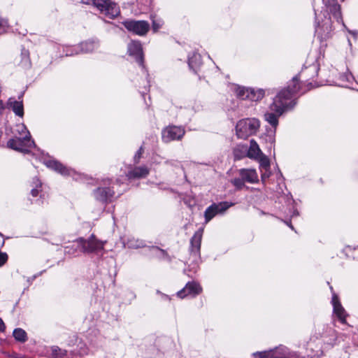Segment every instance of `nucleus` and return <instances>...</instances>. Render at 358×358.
Segmentation results:
<instances>
[{
  "label": "nucleus",
  "mask_w": 358,
  "mask_h": 358,
  "mask_svg": "<svg viewBox=\"0 0 358 358\" xmlns=\"http://www.w3.org/2000/svg\"><path fill=\"white\" fill-rule=\"evenodd\" d=\"M13 336L17 341L20 343H25L28 338L26 331L21 328L15 329Z\"/></svg>",
  "instance_id": "obj_26"
},
{
  "label": "nucleus",
  "mask_w": 358,
  "mask_h": 358,
  "mask_svg": "<svg viewBox=\"0 0 358 358\" xmlns=\"http://www.w3.org/2000/svg\"><path fill=\"white\" fill-rule=\"evenodd\" d=\"M149 250L152 251V252H157V251L159 250V248H157V247H149Z\"/></svg>",
  "instance_id": "obj_40"
},
{
  "label": "nucleus",
  "mask_w": 358,
  "mask_h": 358,
  "mask_svg": "<svg viewBox=\"0 0 358 358\" xmlns=\"http://www.w3.org/2000/svg\"><path fill=\"white\" fill-rule=\"evenodd\" d=\"M202 288L199 284L195 282H187L185 287L177 293L178 297L183 299L187 296L194 297L199 294Z\"/></svg>",
  "instance_id": "obj_13"
},
{
  "label": "nucleus",
  "mask_w": 358,
  "mask_h": 358,
  "mask_svg": "<svg viewBox=\"0 0 358 358\" xmlns=\"http://www.w3.org/2000/svg\"><path fill=\"white\" fill-rule=\"evenodd\" d=\"M6 329V326L3 320L0 318V331L3 332Z\"/></svg>",
  "instance_id": "obj_39"
},
{
  "label": "nucleus",
  "mask_w": 358,
  "mask_h": 358,
  "mask_svg": "<svg viewBox=\"0 0 358 358\" xmlns=\"http://www.w3.org/2000/svg\"><path fill=\"white\" fill-rule=\"evenodd\" d=\"M110 184L109 180L103 181V186L99 187L94 192V197L96 200L106 202L110 200L114 195V191L108 185Z\"/></svg>",
  "instance_id": "obj_12"
},
{
  "label": "nucleus",
  "mask_w": 358,
  "mask_h": 358,
  "mask_svg": "<svg viewBox=\"0 0 358 358\" xmlns=\"http://www.w3.org/2000/svg\"><path fill=\"white\" fill-rule=\"evenodd\" d=\"M317 66L316 65H311L307 69L306 71H303L301 72V76L305 77L306 75L307 74V73H312V76L313 77L315 76V75H317Z\"/></svg>",
  "instance_id": "obj_32"
},
{
  "label": "nucleus",
  "mask_w": 358,
  "mask_h": 358,
  "mask_svg": "<svg viewBox=\"0 0 358 358\" xmlns=\"http://www.w3.org/2000/svg\"><path fill=\"white\" fill-rule=\"evenodd\" d=\"M150 172V169L146 166H141L134 167L127 173V177L131 178H145Z\"/></svg>",
  "instance_id": "obj_22"
},
{
  "label": "nucleus",
  "mask_w": 358,
  "mask_h": 358,
  "mask_svg": "<svg viewBox=\"0 0 358 358\" xmlns=\"http://www.w3.org/2000/svg\"><path fill=\"white\" fill-rule=\"evenodd\" d=\"M262 155H263V153L257 142L255 140H251L247 156L250 159H257Z\"/></svg>",
  "instance_id": "obj_24"
},
{
  "label": "nucleus",
  "mask_w": 358,
  "mask_h": 358,
  "mask_svg": "<svg viewBox=\"0 0 358 358\" xmlns=\"http://www.w3.org/2000/svg\"><path fill=\"white\" fill-rule=\"evenodd\" d=\"M261 179L262 182L264 184L266 179H268L271 176L270 169H261Z\"/></svg>",
  "instance_id": "obj_34"
},
{
  "label": "nucleus",
  "mask_w": 358,
  "mask_h": 358,
  "mask_svg": "<svg viewBox=\"0 0 358 358\" xmlns=\"http://www.w3.org/2000/svg\"><path fill=\"white\" fill-rule=\"evenodd\" d=\"M98 48V43L94 41H86L74 47L71 52H67L66 56H72L78 53H87L94 51Z\"/></svg>",
  "instance_id": "obj_15"
},
{
  "label": "nucleus",
  "mask_w": 358,
  "mask_h": 358,
  "mask_svg": "<svg viewBox=\"0 0 358 358\" xmlns=\"http://www.w3.org/2000/svg\"><path fill=\"white\" fill-rule=\"evenodd\" d=\"M331 30V19L326 16H324V20H322L321 23L318 22L315 27V33L321 40L326 39L329 37Z\"/></svg>",
  "instance_id": "obj_14"
},
{
  "label": "nucleus",
  "mask_w": 358,
  "mask_h": 358,
  "mask_svg": "<svg viewBox=\"0 0 358 358\" xmlns=\"http://www.w3.org/2000/svg\"><path fill=\"white\" fill-rule=\"evenodd\" d=\"M8 27V22L4 19H0V34L4 33Z\"/></svg>",
  "instance_id": "obj_35"
},
{
  "label": "nucleus",
  "mask_w": 358,
  "mask_h": 358,
  "mask_svg": "<svg viewBox=\"0 0 358 358\" xmlns=\"http://www.w3.org/2000/svg\"><path fill=\"white\" fill-rule=\"evenodd\" d=\"M203 236V229H199L196 231L191 238V252L194 254L195 256L199 255L201 243Z\"/></svg>",
  "instance_id": "obj_21"
},
{
  "label": "nucleus",
  "mask_w": 358,
  "mask_h": 358,
  "mask_svg": "<svg viewBox=\"0 0 358 358\" xmlns=\"http://www.w3.org/2000/svg\"><path fill=\"white\" fill-rule=\"evenodd\" d=\"M189 66L194 72H196L199 67L201 65V57L199 54L194 52L188 59Z\"/></svg>",
  "instance_id": "obj_25"
},
{
  "label": "nucleus",
  "mask_w": 358,
  "mask_h": 358,
  "mask_svg": "<svg viewBox=\"0 0 358 358\" xmlns=\"http://www.w3.org/2000/svg\"><path fill=\"white\" fill-rule=\"evenodd\" d=\"M143 152V148H140V149L137 151L136 154L134 156V161H135V162H136V163L138 162Z\"/></svg>",
  "instance_id": "obj_38"
},
{
  "label": "nucleus",
  "mask_w": 358,
  "mask_h": 358,
  "mask_svg": "<svg viewBox=\"0 0 358 358\" xmlns=\"http://www.w3.org/2000/svg\"><path fill=\"white\" fill-rule=\"evenodd\" d=\"M92 1L102 14L110 19L117 17L120 13L119 7L110 0H92Z\"/></svg>",
  "instance_id": "obj_8"
},
{
  "label": "nucleus",
  "mask_w": 358,
  "mask_h": 358,
  "mask_svg": "<svg viewBox=\"0 0 358 358\" xmlns=\"http://www.w3.org/2000/svg\"><path fill=\"white\" fill-rule=\"evenodd\" d=\"M239 175L245 182L249 183H257L259 181L258 174L255 169H241L239 170Z\"/></svg>",
  "instance_id": "obj_20"
},
{
  "label": "nucleus",
  "mask_w": 358,
  "mask_h": 358,
  "mask_svg": "<svg viewBox=\"0 0 358 358\" xmlns=\"http://www.w3.org/2000/svg\"><path fill=\"white\" fill-rule=\"evenodd\" d=\"M231 183L238 189H241L245 187V181L241 178H234L231 180Z\"/></svg>",
  "instance_id": "obj_33"
},
{
  "label": "nucleus",
  "mask_w": 358,
  "mask_h": 358,
  "mask_svg": "<svg viewBox=\"0 0 358 358\" xmlns=\"http://www.w3.org/2000/svg\"><path fill=\"white\" fill-rule=\"evenodd\" d=\"M43 163L47 167L53 169L64 176H71L73 173V171L67 169L63 164L55 159L44 160Z\"/></svg>",
  "instance_id": "obj_16"
},
{
  "label": "nucleus",
  "mask_w": 358,
  "mask_h": 358,
  "mask_svg": "<svg viewBox=\"0 0 358 358\" xmlns=\"http://www.w3.org/2000/svg\"><path fill=\"white\" fill-rule=\"evenodd\" d=\"M41 185V182L38 179H36V187L31 189V195L35 197L37 196L39 192L38 187H40Z\"/></svg>",
  "instance_id": "obj_36"
},
{
  "label": "nucleus",
  "mask_w": 358,
  "mask_h": 358,
  "mask_svg": "<svg viewBox=\"0 0 358 358\" xmlns=\"http://www.w3.org/2000/svg\"><path fill=\"white\" fill-rule=\"evenodd\" d=\"M8 107L10 108L14 113L20 117L24 115V107L22 101H17L15 98H10L7 102Z\"/></svg>",
  "instance_id": "obj_23"
},
{
  "label": "nucleus",
  "mask_w": 358,
  "mask_h": 358,
  "mask_svg": "<svg viewBox=\"0 0 358 358\" xmlns=\"http://www.w3.org/2000/svg\"><path fill=\"white\" fill-rule=\"evenodd\" d=\"M3 108H4L3 103L1 100H0V110L3 109Z\"/></svg>",
  "instance_id": "obj_41"
},
{
  "label": "nucleus",
  "mask_w": 358,
  "mask_h": 358,
  "mask_svg": "<svg viewBox=\"0 0 358 358\" xmlns=\"http://www.w3.org/2000/svg\"><path fill=\"white\" fill-rule=\"evenodd\" d=\"M259 162V169H270V162L266 156L264 154L262 155L259 158L257 159Z\"/></svg>",
  "instance_id": "obj_29"
},
{
  "label": "nucleus",
  "mask_w": 358,
  "mask_h": 358,
  "mask_svg": "<svg viewBox=\"0 0 358 358\" xmlns=\"http://www.w3.org/2000/svg\"><path fill=\"white\" fill-rule=\"evenodd\" d=\"M15 131L19 136L8 141L7 145L9 148L22 152H27L30 148L35 147L34 141L31 139L30 133L24 124H17Z\"/></svg>",
  "instance_id": "obj_3"
},
{
  "label": "nucleus",
  "mask_w": 358,
  "mask_h": 358,
  "mask_svg": "<svg viewBox=\"0 0 358 358\" xmlns=\"http://www.w3.org/2000/svg\"><path fill=\"white\" fill-rule=\"evenodd\" d=\"M324 5L327 11L329 12L338 22H342L341 6L336 0H327Z\"/></svg>",
  "instance_id": "obj_19"
},
{
  "label": "nucleus",
  "mask_w": 358,
  "mask_h": 358,
  "mask_svg": "<svg viewBox=\"0 0 358 358\" xmlns=\"http://www.w3.org/2000/svg\"><path fill=\"white\" fill-rule=\"evenodd\" d=\"M185 134V129L181 127L169 126L162 132V141L169 143L172 141L180 140Z\"/></svg>",
  "instance_id": "obj_9"
},
{
  "label": "nucleus",
  "mask_w": 358,
  "mask_h": 358,
  "mask_svg": "<svg viewBox=\"0 0 358 358\" xmlns=\"http://www.w3.org/2000/svg\"><path fill=\"white\" fill-rule=\"evenodd\" d=\"M20 65L24 68H28L31 65L29 59V52L27 50L23 49L21 52Z\"/></svg>",
  "instance_id": "obj_28"
},
{
  "label": "nucleus",
  "mask_w": 358,
  "mask_h": 358,
  "mask_svg": "<svg viewBox=\"0 0 358 358\" xmlns=\"http://www.w3.org/2000/svg\"><path fill=\"white\" fill-rule=\"evenodd\" d=\"M299 89L298 79L294 78L287 88L281 90L274 98L269 110L264 115L265 120L274 128V130L278 124V117L296 104L294 96L299 92Z\"/></svg>",
  "instance_id": "obj_1"
},
{
  "label": "nucleus",
  "mask_w": 358,
  "mask_h": 358,
  "mask_svg": "<svg viewBox=\"0 0 358 358\" xmlns=\"http://www.w3.org/2000/svg\"><path fill=\"white\" fill-rule=\"evenodd\" d=\"M322 352L328 351L338 343V333L331 327H324L318 333Z\"/></svg>",
  "instance_id": "obj_6"
},
{
  "label": "nucleus",
  "mask_w": 358,
  "mask_h": 358,
  "mask_svg": "<svg viewBox=\"0 0 358 358\" xmlns=\"http://www.w3.org/2000/svg\"><path fill=\"white\" fill-rule=\"evenodd\" d=\"M124 27L130 31L134 34L143 36L145 35L150 29V24L146 21H136L129 20L124 22Z\"/></svg>",
  "instance_id": "obj_11"
},
{
  "label": "nucleus",
  "mask_w": 358,
  "mask_h": 358,
  "mask_svg": "<svg viewBox=\"0 0 358 358\" xmlns=\"http://www.w3.org/2000/svg\"><path fill=\"white\" fill-rule=\"evenodd\" d=\"M253 355L255 357L259 356L261 358H305L299 356L296 352L289 351L283 346L268 351L258 352L254 353Z\"/></svg>",
  "instance_id": "obj_7"
},
{
  "label": "nucleus",
  "mask_w": 358,
  "mask_h": 358,
  "mask_svg": "<svg viewBox=\"0 0 358 358\" xmlns=\"http://www.w3.org/2000/svg\"><path fill=\"white\" fill-rule=\"evenodd\" d=\"M128 53L135 57L136 61L141 65L143 64V49L138 41H131L128 44Z\"/></svg>",
  "instance_id": "obj_18"
},
{
  "label": "nucleus",
  "mask_w": 358,
  "mask_h": 358,
  "mask_svg": "<svg viewBox=\"0 0 358 358\" xmlns=\"http://www.w3.org/2000/svg\"><path fill=\"white\" fill-rule=\"evenodd\" d=\"M125 245L131 249H138L144 248L145 246V242L142 240L136 239L134 238H131L127 240Z\"/></svg>",
  "instance_id": "obj_27"
},
{
  "label": "nucleus",
  "mask_w": 358,
  "mask_h": 358,
  "mask_svg": "<svg viewBox=\"0 0 358 358\" xmlns=\"http://www.w3.org/2000/svg\"><path fill=\"white\" fill-rule=\"evenodd\" d=\"M66 355V351L59 348L58 347H54L52 350V356L54 358H59Z\"/></svg>",
  "instance_id": "obj_31"
},
{
  "label": "nucleus",
  "mask_w": 358,
  "mask_h": 358,
  "mask_svg": "<svg viewBox=\"0 0 358 358\" xmlns=\"http://www.w3.org/2000/svg\"><path fill=\"white\" fill-rule=\"evenodd\" d=\"M260 122L257 118H244L240 120L236 126V133L239 138L245 139L255 135L259 131Z\"/></svg>",
  "instance_id": "obj_4"
},
{
  "label": "nucleus",
  "mask_w": 358,
  "mask_h": 358,
  "mask_svg": "<svg viewBox=\"0 0 358 358\" xmlns=\"http://www.w3.org/2000/svg\"><path fill=\"white\" fill-rule=\"evenodd\" d=\"M331 303L334 308V313L342 323H345L347 314L341 306L338 296L333 294Z\"/></svg>",
  "instance_id": "obj_17"
},
{
  "label": "nucleus",
  "mask_w": 358,
  "mask_h": 358,
  "mask_svg": "<svg viewBox=\"0 0 358 358\" xmlns=\"http://www.w3.org/2000/svg\"><path fill=\"white\" fill-rule=\"evenodd\" d=\"M8 260V255L6 252L0 251V267L2 266Z\"/></svg>",
  "instance_id": "obj_37"
},
{
  "label": "nucleus",
  "mask_w": 358,
  "mask_h": 358,
  "mask_svg": "<svg viewBox=\"0 0 358 358\" xmlns=\"http://www.w3.org/2000/svg\"><path fill=\"white\" fill-rule=\"evenodd\" d=\"M105 242L97 240L94 235L88 239L79 238L65 248V252L76 255L78 250L85 253H98L103 250Z\"/></svg>",
  "instance_id": "obj_2"
},
{
  "label": "nucleus",
  "mask_w": 358,
  "mask_h": 358,
  "mask_svg": "<svg viewBox=\"0 0 358 358\" xmlns=\"http://www.w3.org/2000/svg\"><path fill=\"white\" fill-rule=\"evenodd\" d=\"M231 206L232 203H229L228 202H220L212 204L205 210L204 216L206 222H208L216 215L223 213Z\"/></svg>",
  "instance_id": "obj_10"
},
{
  "label": "nucleus",
  "mask_w": 358,
  "mask_h": 358,
  "mask_svg": "<svg viewBox=\"0 0 358 358\" xmlns=\"http://www.w3.org/2000/svg\"><path fill=\"white\" fill-rule=\"evenodd\" d=\"M152 30L154 32L157 31L162 27V25L164 24V22L161 18L157 17L155 16L152 17Z\"/></svg>",
  "instance_id": "obj_30"
},
{
  "label": "nucleus",
  "mask_w": 358,
  "mask_h": 358,
  "mask_svg": "<svg viewBox=\"0 0 358 358\" xmlns=\"http://www.w3.org/2000/svg\"><path fill=\"white\" fill-rule=\"evenodd\" d=\"M316 18L317 20H320V17L316 14Z\"/></svg>",
  "instance_id": "obj_42"
},
{
  "label": "nucleus",
  "mask_w": 358,
  "mask_h": 358,
  "mask_svg": "<svg viewBox=\"0 0 358 358\" xmlns=\"http://www.w3.org/2000/svg\"><path fill=\"white\" fill-rule=\"evenodd\" d=\"M231 90L238 98L243 100L248 99L252 101H257L264 96V91L262 89L255 90L234 85Z\"/></svg>",
  "instance_id": "obj_5"
}]
</instances>
